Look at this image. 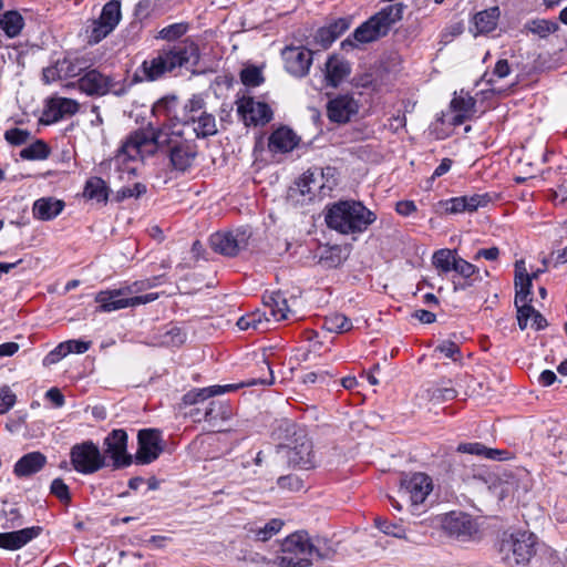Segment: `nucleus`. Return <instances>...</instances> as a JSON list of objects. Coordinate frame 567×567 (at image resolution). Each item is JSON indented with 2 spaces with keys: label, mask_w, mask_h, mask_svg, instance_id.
<instances>
[{
  "label": "nucleus",
  "mask_w": 567,
  "mask_h": 567,
  "mask_svg": "<svg viewBox=\"0 0 567 567\" xmlns=\"http://www.w3.org/2000/svg\"><path fill=\"white\" fill-rule=\"evenodd\" d=\"M164 148L173 168L181 172L187 171L193 165L198 153L194 141L183 138L179 132L163 127L133 132L126 137L117 156L123 159H143L157 150Z\"/></svg>",
  "instance_id": "nucleus-1"
},
{
  "label": "nucleus",
  "mask_w": 567,
  "mask_h": 567,
  "mask_svg": "<svg viewBox=\"0 0 567 567\" xmlns=\"http://www.w3.org/2000/svg\"><path fill=\"white\" fill-rule=\"evenodd\" d=\"M189 30V23L177 22L164 27L155 37L157 40L175 42L163 47L141 64V81H157L176 69H190L198 64L200 50L192 38L182 39Z\"/></svg>",
  "instance_id": "nucleus-2"
},
{
  "label": "nucleus",
  "mask_w": 567,
  "mask_h": 567,
  "mask_svg": "<svg viewBox=\"0 0 567 567\" xmlns=\"http://www.w3.org/2000/svg\"><path fill=\"white\" fill-rule=\"evenodd\" d=\"M375 220L377 215L357 200H339L326 214L328 227L343 235L363 233Z\"/></svg>",
  "instance_id": "nucleus-3"
},
{
  "label": "nucleus",
  "mask_w": 567,
  "mask_h": 567,
  "mask_svg": "<svg viewBox=\"0 0 567 567\" xmlns=\"http://www.w3.org/2000/svg\"><path fill=\"white\" fill-rule=\"evenodd\" d=\"M161 277L162 276L143 281H135L120 289L100 291L95 297V301L100 305V311L111 312L155 301L158 298L157 292H150L143 296L132 295L155 287Z\"/></svg>",
  "instance_id": "nucleus-4"
},
{
  "label": "nucleus",
  "mask_w": 567,
  "mask_h": 567,
  "mask_svg": "<svg viewBox=\"0 0 567 567\" xmlns=\"http://www.w3.org/2000/svg\"><path fill=\"white\" fill-rule=\"evenodd\" d=\"M326 557L306 532H296L282 542L281 555L274 559V564L277 567H307Z\"/></svg>",
  "instance_id": "nucleus-5"
},
{
  "label": "nucleus",
  "mask_w": 567,
  "mask_h": 567,
  "mask_svg": "<svg viewBox=\"0 0 567 567\" xmlns=\"http://www.w3.org/2000/svg\"><path fill=\"white\" fill-rule=\"evenodd\" d=\"M174 118L184 126H190L197 138L214 136L218 132L215 115L207 111L200 95H193Z\"/></svg>",
  "instance_id": "nucleus-6"
},
{
  "label": "nucleus",
  "mask_w": 567,
  "mask_h": 567,
  "mask_svg": "<svg viewBox=\"0 0 567 567\" xmlns=\"http://www.w3.org/2000/svg\"><path fill=\"white\" fill-rule=\"evenodd\" d=\"M403 10V3L386 6L359 25L352 34L353 39L360 43H369L385 37L392 25L402 19Z\"/></svg>",
  "instance_id": "nucleus-7"
},
{
  "label": "nucleus",
  "mask_w": 567,
  "mask_h": 567,
  "mask_svg": "<svg viewBox=\"0 0 567 567\" xmlns=\"http://www.w3.org/2000/svg\"><path fill=\"white\" fill-rule=\"evenodd\" d=\"M403 10V3L386 6L359 25L352 34L353 39L360 43H369L385 37L392 25L402 19Z\"/></svg>",
  "instance_id": "nucleus-8"
},
{
  "label": "nucleus",
  "mask_w": 567,
  "mask_h": 567,
  "mask_svg": "<svg viewBox=\"0 0 567 567\" xmlns=\"http://www.w3.org/2000/svg\"><path fill=\"white\" fill-rule=\"evenodd\" d=\"M536 536L526 530L505 534L499 544V554L508 566L527 565L536 554Z\"/></svg>",
  "instance_id": "nucleus-9"
},
{
  "label": "nucleus",
  "mask_w": 567,
  "mask_h": 567,
  "mask_svg": "<svg viewBox=\"0 0 567 567\" xmlns=\"http://www.w3.org/2000/svg\"><path fill=\"white\" fill-rule=\"evenodd\" d=\"M76 85L81 92L89 96H104L106 94L122 96L130 86L125 79L117 80L96 69L85 71L76 81Z\"/></svg>",
  "instance_id": "nucleus-10"
},
{
  "label": "nucleus",
  "mask_w": 567,
  "mask_h": 567,
  "mask_svg": "<svg viewBox=\"0 0 567 567\" xmlns=\"http://www.w3.org/2000/svg\"><path fill=\"white\" fill-rule=\"evenodd\" d=\"M70 458L73 468L85 475L93 474L106 465L105 456L92 441L72 446Z\"/></svg>",
  "instance_id": "nucleus-11"
},
{
  "label": "nucleus",
  "mask_w": 567,
  "mask_h": 567,
  "mask_svg": "<svg viewBox=\"0 0 567 567\" xmlns=\"http://www.w3.org/2000/svg\"><path fill=\"white\" fill-rule=\"evenodd\" d=\"M249 238L250 231L246 228L216 233L210 237V245L216 252L234 257L247 247Z\"/></svg>",
  "instance_id": "nucleus-12"
},
{
  "label": "nucleus",
  "mask_w": 567,
  "mask_h": 567,
  "mask_svg": "<svg viewBox=\"0 0 567 567\" xmlns=\"http://www.w3.org/2000/svg\"><path fill=\"white\" fill-rule=\"evenodd\" d=\"M359 102L350 93L338 94L327 103V116L330 122L346 124L359 112Z\"/></svg>",
  "instance_id": "nucleus-13"
},
{
  "label": "nucleus",
  "mask_w": 567,
  "mask_h": 567,
  "mask_svg": "<svg viewBox=\"0 0 567 567\" xmlns=\"http://www.w3.org/2000/svg\"><path fill=\"white\" fill-rule=\"evenodd\" d=\"M104 456L110 457L113 468H122L131 465L132 456L126 452L127 434L124 430H113L104 440Z\"/></svg>",
  "instance_id": "nucleus-14"
},
{
  "label": "nucleus",
  "mask_w": 567,
  "mask_h": 567,
  "mask_svg": "<svg viewBox=\"0 0 567 567\" xmlns=\"http://www.w3.org/2000/svg\"><path fill=\"white\" fill-rule=\"evenodd\" d=\"M285 70L296 78H303L309 73L313 60V52L306 47H287L282 51Z\"/></svg>",
  "instance_id": "nucleus-15"
},
{
  "label": "nucleus",
  "mask_w": 567,
  "mask_h": 567,
  "mask_svg": "<svg viewBox=\"0 0 567 567\" xmlns=\"http://www.w3.org/2000/svg\"><path fill=\"white\" fill-rule=\"evenodd\" d=\"M121 19V3L117 0H111L102 9V13L95 21L92 35L94 42H100L107 37L118 24Z\"/></svg>",
  "instance_id": "nucleus-16"
},
{
  "label": "nucleus",
  "mask_w": 567,
  "mask_h": 567,
  "mask_svg": "<svg viewBox=\"0 0 567 567\" xmlns=\"http://www.w3.org/2000/svg\"><path fill=\"white\" fill-rule=\"evenodd\" d=\"M138 450L135 455L137 464H150L162 453L161 434L157 430H141L137 435Z\"/></svg>",
  "instance_id": "nucleus-17"
},
{
  "label": "nucleus",
  "mask_w": 567,
  "mask_h": 567,
  "mask_svg": "<svg viewBox=\"0 0 567 567\" xmlns=\"http://www.w3.org/2000/svg\"><path fill=\"white\" fill-rule=\"evenodd\" d=\"M402 491L409 496L411 505L422 504L433 488L432 480L424 473H414L402 480Z\"/></svg>",
  "instance_id": "nucleus-18"
},
{
  "label": "nucleus",
  "mask_w": 567,
  "mask_h": 567,
  "mask_svg": "<svg viewBox=\"0 0 567 567\" xmlns=\"http://www.w3.org/2000/svg\"><path fill=\"white\" fill-rule=\"evenodd\" d=\"M312 442L306 437L295 440L293 446L287 450L289 465L300 470H310L315 466V454Z\"/></svg>",
  "instance_id": "nucleus-19"
},
{
  "label": "nucleus",
  "mask_w": 567,
  "mask_h": 567,
  "mask_svg": "<svg viewBox=\"0 0 567 567\" xmlns=\"http://www.w3.org/2000/svg\"><path fill=\"white\" fill-rule=\"evenodd\" d=\"M238 113L247 124L264 125L272 118V111L268 104L257 102L251 97L243 99L238 105Z\"/></svg>",
  "instance_id": "nucleus-20"
},
{
  "label": "nucleus",
  "mask_w": 567,
  "mask_h": 567,
  "mask_svg": "<svg viewBox=\"0 0 567 567\" xmlns=\"http://www.w3.org/2000/svg\"><path fill=\"white\" fill-rule=\"evenodd\" d=\"M79 103L68 97H51L47 102L43 115L48 123H55L66 116H72L79 111Z\"/></svg>",
  "instance_id": "nucleus-21"
},
{
  "label": "nucleus",
  "mask_w": 567,
  "mask_h": 567,
  "mask_svg": "<svg viewBox=\"0 0 567 567\" xmlns=\"http://www.w3.org/2000/svg\"><path fill=\"white\" fill-rule=\"evenodd\" d=\"M42 532L40 526L23 528L16 532L0 533V547L17 550L38 537Z\"/></svg>",
  "instance_id": "nucleus-22"
},
{
  "label": "nucleus",
  "mask_w": 567,
  "mask_h": 567,
  "mask_svg": "<svg viewBox=\"0 0 567 567\" xmlns=\"http://www.w3.org/2000/svg\"><path fill=\"white\" fill-rule=\"evenodd\" d=\"M47 464V456L39 452H30L20 457L14 466L13 474L19 477H30L39 473Z\"/></svg>",
  "instance_id": "nucleus-23"
},
{
  "label": "nucleus",
  "mask_w": 567,
  "mask_h": 567,
  "mask_svg": "<svg viewBox=\"0 0 567 567\" xmlns=\"http://www.w3.org/2000/svg\"><path fill=\"white\" fill-rule=\"evenodd\" d=\"M476 101L468 93L461 91L451 101V109L455 113L452 117V124L458 126L465 121L471 120L475 113Z\"/></svg>",
  "instance_id": "nucleus-24"
},
{
  "label": "nucleus",
  "mask_w": 567,
  "mask_h": 567,
  "mask_svg": "<svg viewBox=\"0 0 567 567\" xmlns=\"http://www.w3.org/2000/svg\"><path fill=\"white\" fill-rule=\"evenodd\" d=\"M298 144V137L295 132L286 126L274 131L268 140V148L270 152L288 153Z\"/></svg>",
  "instance_id": "nucleus-25"
},
{
  "label": "nucleus",
  "mask_w": 567,
  "mask_h": 567,
  "mask_svg": "<svg viewBox=\"0 0 567 567\" xmlns=\"http://www.w3.org/2000/svg\"><path fill=\"white\" fill-rule=\"evenodd\" d=\"M264 306L276 322L288 319L290 308L288 300L281 291L266 292L262 297Z\"/></svg>",
  "instance_id": "nucleus-26"
},
{
  "label": "nucleus",
  "mask_w": 567,
  "mask_h": 567,
  "mask_svg": "<svg viewBox=\"0 0 567 567\" xmlns=\"http://www.w3.org/2000/svg\"><path fill=\"white\" fill-rule=\"evenodd\" d=\"M324 66V79L332 87H337L351 72L350 64L337 55L330 56Z\"/></svg>",
  "instance_id": "nucleus-27"
},
{
  "label": "nucleus",
  "mask_w": 567,
  "mask_h": 567,
  "mask_svg": "<svg viewBox=\"0 0 567 567\" xmlns=\"http://www.w3.org/2000/svg\"><path fill=\"white\" fill-rule=\"evenodd\" d=\"M65 204L53 197H42L34 202L32 207L33 217L39 220H51L60 215Z\"/></svg>",
  "instance_id": "nucleus-28"
},
{
  "label": "nucleus",
  "mask_w": 567,
  "mask_h": 567,
  "mask_svg": "<svg viewBox=\"0 0 567 567\" xmlns=\"http://www.w3.org/2000/svg\"><path fill=\"white\" fill-rule=\"evenodd\" d=\"M237 389V385L227 384V385H213L208 388L194 389L188 391L183 396V403L185 405H194L199 402H204L205 400L223 394L225 392H230Z\"/></svg>",
  "instance_id": "nucleus-29"
},
{
  "label": "nucleus",
  "mask_w": 567,
  "mask_h": 567,
  "mask_svg": "<svg viewBox=\"0 0 567 567\" xmlns=\"http://www.w3.org/2000/svg\"><path fill=\"white\" fill-rule=\"evenodd\" d=\"M532 288V277L526 272L524 261H516L515 264V305L523 301H532L529 298Z\"/></svg>",
  "instance_id": "nucleus-30"
},
{
  "label": "nucleus",
  "mask_w": 567,
  "mask_h": 567,
  "mask_svg": "<svg viewBox=\"0 0 567 567\" xmlns=\"http://www.w3.org/2000/svg\"><path fill=\"white\" fill-rule=\"evenodd\" d=\"M499 18L498 7H493L477 12L474 16L475 34L489 33L497 27Z\"/></svg>",
  "instance_id": "nucleus-31"
},
{
  "label": "nucleus",
  "mask_w": 567,
  "mask_h": 567,
  "mask_svg": "<svg viewBox=\"0 0 567 567\" xmlns=\"http://www.w3.org/2000/svg\"><path fill=\"white\" fill-rule=\"evenodd\" d=\"M324 176L323 169L307 171L298 182V188L302 195L315 196L317 192H322L324 185L321 179Z\"/></svg>",
  "instance_id": "nucleus-32"
},
{
  "label": "nucleus",
  "mask_w": 567,
  "mask_h": 567,
  "mask_svg": "<svg viewBox=\"0 0 567 567\" xmlns=\"http://www.w3.org/2000/svg\"><path fill=\"white\" fill-rule=\"evenodd\" d=\"M24 27L23 17L16 10L7 11L0 18V29L8 38L18 37Z\"/></svg>",
  "instance_id": "nucleus-33"
},
{
  "label": "nucleus",
  "mask_w": 567,
  "mask_h": 567,
  "mask_svg": "<svg viewBox=\"0 0 567 567\" xmlns=\"http://www.w3.org/2000/svg\"><path fill=\"white\" fill-rule=\"evenodd\" d=\"M284 526V520L279 518H272L268 523H266L262 527L259 526H250L248 528V534L254 537L257 542H267L272 536L278 534Z\"/></svg>",
  "instance_id": "nucleus-34"
},
{
  "label": "nucleus",
  "mask_w": 567,
  "mask_h": 567,
  "mask_svg": "<svg viewBox=\"0 0 567 567\" xmlns=\"http://www.w3.org/2000/svg\"><path fill=\"white\" fill-rule=\"evenodd\" d=\"M84 196L95 199L99 203H106L109 198V187L101 177H91L86 181Z\"/></svg>",
  "instance_id": "nucleus-35"
},
{
  "label": "nucleus",
  "mask_w": 567,
  "mask_h": 567,
  "mask_svg": "<svg viewBox=\"0 0 567 567\" xmlns=\"http://www.w3.org/2000/svg\"><path fill=\"white\" fill-rule=\"evenodd\" d=\"M458 257L455 250L440 249L433 255V265L440 272L447 274L453 271Z\"/></svg>",
  "instance_id": "nucleus-36"
},
{
  "label": "nucleus",
  "mask_w": 567,
  "mask_h": 567,
  "mask_svg": "<svg viewBox=\"0 0 567 567\" xmlns=\"http://www.w3.org/2000/svg\"><path fill=\"white\" fill-rule=\"evenodd\" d=\"M82 68L78 65V63L71 61L70 59H63L59 61L54 68H48L44 70V75L48 76L49 73H56L58 78H75L80 75Z\"/></svg>",
  "instance_id": "nucleus-37"
},
{
  "label": "nucleus",
  "mask_w": 567,
  "mask_h": 567,
  "mask_svg": "<svg viewBox=\"0 0 567 567\" xmlns=\"http://www.w3.org/2000/svg\"><path fill=\"white\" fill-rule=\"evenodd\" d=\"M323 327L330 332L342 333L352 329V322L342 313H333L324 318Z\"/></svg>",
  "instance_id": "nucleus-38"
},
{
  "label": "nucleus",
  "mask_w": 567,
  "mask_h": 567,
  "mask_svg": "<svg viewBox=\"0 0 567 567\" xmlns=\"http://www.w3.org/2000/svg\"><path fill=\"white\" fill-rule=\"evenodd\" d=\"M526 28L540 38H546L559 30L558 23L546 19H534L526 24Z\"/></svg>",
  "instance_id": "nucleus-39"
},
{
  "label": "nucleus",
  "mask_w": 567,
  "mask_h": 567,
  "mask_svg": "<svg viewBox=\"0 0 567 567\" xmlns=\"http://www.w3.org/2000/svg\"><path fill=\"white\" fill-rule=\"evenodd\" d=\"M50 154V148L48 145L41 141L38 140L31 145L24 147L20 152V156L23 159L34 161V159H45Z\"/></svg>",
  "instance_id": "nucleus-40"
},
{
  "label": "nucleus",
  "mask_w": 567,
  "mask_h": 567,
  "mask_svg": "<svg viewBox=\"0 0 567 567\" xmlns=\"http://www.w3.org/2000/svg\"><path fill=\"white\" fill-rule=\"evenodd\" d=\"M50 493L65 505H69L71 503L70 488L60 477L54 478L52 481L50 486Z\"/></svg>",
  "instance_id": "nucleus-41"
},
{
  "label": "nucleus",
  "mask_w": 567,
  "mask_h": 567,
  "mask_svg": "<svg viewBox=\"0 0 567 567\" xmlns=\"http://www.w3.org/2000/svg\"><path fill=\"white\" fill-rule=\"evenodd\" d=\"M240 80L246 86L255 87L264 82V76L257 66H248L240 72Z\"/></svg>",
  "instance_id": "nucleus-42"
},
{
  "label": "nucleus",
  "mask_w": 567,
  "mask_h": 567,
  "mask_svg": "<svg viewBox=\"0 0 567 567\" xmlns=\"http://www.w3.org/2000/svg\"><path fill=\"white\" fill-rule=\"evenodd\" d=\"M453 271H455L462 279H468L472 276H480L478 267L468 262L462 257H458L456 260Z\"/></svg>",
  "instance_id": "nucleus-43"
},
{
  "label": "nucleus",
  "mask_w": 567,
  "mask_h": 567,
  "mask_svg": "<svg viewBox=\"0 0 567 567\" xmlns=\"http://www.w3.org/2000/svg\"><path fill=\"white\" fill-rule=\"evenodd\" d=\"M4 138L11 145L19 146L29 141L30 132L27 130H21V128H17V127L11 128V130L6 131Z\"/></svg>",
  "instance_id": "nucleus-44"
},
{
  "label": "nucleus",
  "mask_w": 567,
  "mask_h": 567,
  "mask_svg": "<svg viewBox=\"0 0 567 567\" xmlns=\"http://www.w3.org/2000/svg\"><path fill=\"white\" fill-rule=\"evenodd\" d=\"M436 351L443 353L446 358L452 359L453 361H457L461 359V350L460 347L450 340H444L436 347Z\"/></svg>",
  "instance_id": "nucleus-45"
},
{
  "label": "nucleus",
  "mask_w": 567,
  "mask_h": 567,
  "mask_svg": "<svg viewBox=\"0 0 567 567\" xmlns=\"http://www.w3.org/2000/svg\"><path fill=\"white\" fill-rule=\"evenodd\" d=\"M16 394L8 385L0 389V414L8 412L16 403Z\"/></svg>",
  "instance_id": "nucleus-46"
},
{
  "label": "nucleus",
  "mask_w": 567,
  "mask_h": 567,
  "mask_svg": "<svg viewBox=\"0 0 567 567\" xmlns=\"http://www.w3.org/2000/svg\"><path fill=\"white\" fill-rule=\"evenodd\" d=\"M145 193H146L145 185H143L141 183H136L133 186L122 187L116 193V199L117 200H123L125 198L140 197L141 195H143Z\"/></svg>",
  "instance_id": "nucleus-47"
},
{
  "label": "nucleus",
  "mask_w": 567,
  "mask_h": 567,
  "mask_svg": "<svg viewBox=\"0 0 567 567\" xmlns=\"http://www.w3.org/2000/svg\"><path fill=\"white\" fill-rule=\"evenodd\" d=\"M464 197L466 204V212L468 213L475 212L480 207L486 206L489 202V196L487 194H474Z\"/></svg>",
  "instance_id": "nucleus-48"
},
{
  "label": "nucleus",
  "mask_w": 567,
  "mask_h": 567,
  "mask_svg": "<svg viewBox=\"0 0 567 567\" xmlns=\"http://www.w3.org/2000/svg\"><path fill=\"white\" fill-rule=\"evenodd\" d=\"M277 484L282 489L300 491L303 487L302 481L293 474L280 476Z\"/></svg>",
  "instance_id": "nucleus-49"
},
{
  "label": "nucleus",
  "mask_w": 567,
  "mask_h": 567,
  "mask_svg": "<svg viewBox=\"0 0 567 567\" xmlns=\"http://www.w3.org/2000/svg\"><path fill=\"white\" fill-rule=\"evenodd\" d=\"M446 213L450 214H460L466 212L465 197H453L445 202L440 203Z\"/></svg>",
  "instance_id": "nucleus-50"
},
{
  "label": "nucleus",
  "mask_w": 567,
  "mask_h": 567,
  "mask_svg": "<svg viewBox=\"0 0 567 567\" xmlns=\"http://www.w3.org/2000/svg\"><path fill=\"white\" fill-rule=\"evenodd\" d=\"M337 39L334 38L329 25L319 28L315 35V41L323 49L329 48Z\"/></svg>",
  "instance_id": "nucleus-51"
},
{
  "label": "nucleus",
  "mask_w": 567,
  "mask_h": 567,
  "mask_svg": "<svg viewBox=\"0 0 567 567\" xmlns=\"http://www.w3.org/2000/svg\"><path fill=\"white\" fill-rule=\"evenodd\" d=\"M466 524L470 522L465 517H456L451 516L445 520V527L450 530L451 534L461 535L466 530Z\"/></svg>",
  "instance_id": "nucleus-52"
},
{
  "label": "nucleus",
  "mask_w": 567,
  "mask_h": 567,
  "mask_svg": "<svg viewBox=\"0 0 567 567\" xmlns=\"http://www.w3.org/2000/svg\"><path fill=\"white\" fill-rule=\"evenodd\" d=\"M166 343L173 347H179L186 341V332L178 327H173L166 332Z\"/></svg>",
  "instance_id": "nucleus-53"
},
{
  "label": "nucleus",
  "mask_w": 567,
  "mask_h": 567,
  "mask_svg": "<svg viewBox=\"0 0 567 567\" xmlns=\"http://www.w3.org/2000/svg\"><path fill=\"white\" fill-rule=\"evenodd\" d=\"M458 452L474 454L481 457L486 456V446L482 443H462L457 447Z\"/></svg>",
  "instance_id": "nucleus-54"
},
{
  "label": "nucleus",
  "mask_w": 567,
  "mask_h": 567,
  "mask_svg": "<svg viewBox=\"0 0 567 567\" xmlns=\"http://www.w3.org/2000/svg\"><path fill=\"white\" fill-rule=\"evenodd\" d=\"M351 18H339L328 25L330 27L336 39L340 38L351 25Z\"/></svg>",
  "instance_id": "nucleus-55"
},
{
  "label": "nucleus",
  "mask_w": 567,
  "mask_h": 567,
  "mask_svg": "<svg viewBox=\"0 0 567 567\" xmlns=\"http://www.w3.org/2000/svg\"><path fill=\"white\" fill-rule=\"evenodd\" d=\"M267 312L268 310L266 309V311H264L262 313H260L259 311L250 313V317H254V330L266 331L269 329L268 323L270 319L267 317Z\"/></svg>",
  "instance_id": "nucleus-56"
},
{
  "label": "nucleus",
  "mask_w": 567,
  "mask_h": 567,
  "mask_svg": "<svg viewBox=\"0 0 567 567\" xmlns=\"http://www.w3.org/2000/svg\"><path fill=\"white\" fill-rule=\"evenodd\" d=\"M217 403L215 401H212L208 406L205 408L204 410V413H203V417H198L197 415H199V409H195V410H192L189 412V415L194 417L195 421H212L214 419H216V415L214 414V411H215V405Z\"/></svg>",
  "instance_id": "nucleus-57"
},
{
  "label": "nucleus",
  "mask_w": 567,
  "mask_h": 567,
  "mask_svg": "<svg viewBox=\"0 0 567 567\" xmlns=\"http://www.w3.org/2000/svg\"><path fill=\"white\" fill-rule=\"evenodd\" d=\"M457 391L453 388H437L432 393V399L437 401H450L455 399Z\"/></svg>",
  "instance_id": "nucleus-58"
},
{
  "label": "nucleus",
  "mask_w": 567,
  "mask_h": 567,
  "mask_svg": "<svg viewBox=\"0 0 567 567\" xmlns=\"http://www.w3.org/2000/svg\"><path fill=\"white\" fill-rule=\"evenodd\" d=\"M375 525L384 534L393 535L395 537L401 536V532H402L401 528L394 524H391V523L384 520V519L377 518Z\"/></svg>",
  "instance_id": "nucleus-59"
},
{
  "label": "nucleus",
  "mask_w": 567,
  "mask_h": 567,
  "mask_svg": "<svg viewBox=\"0 0 567 567\" xmlns=\"http://www.w3.org/2000/svg\"><path fill=\"white\" fill-rule=\"evenodd\" d=\"M499 257V249L497 247H491V248H482L477 250L475 256L473 257L474 260H478L481 258H484L486 260L494 261Z\"/></svg>",
  "instance_id": "nucleus-60"
},
{
  "label": "nucleus",
  "mask_w": 567,
  "mask_h": 567,
  "mask_svg": "<svg viewBox=\"0 0 567 567\" xmlns=\"http://www.w3.org/2000/svg\"><path fill=\"white\" fill-rule=\"evenodd\" d=\"M517 308V318L532 319L536 310L530 306V301H523L515 305Z\"/></svg>",
  "instance_id": "nucleus-61"
},
{
  "label": "nucleus",
  "mask_w": 567,
  "mask_h": 567,
  "mask_svg": "<svg viewBox=\"0 0 567 567\" xmlns=\"http://www.w3.org/2000/svg\"><path fill=\"white\" fill-rule=\"evenodd\" d=\"M481 276H472L468 279H463L462 281L453 280V290L454 291H464L475 285V282L481 281Z\"/></svg>",
  "instance_id": "nucleus-62"
},
{
  "label": "nucleus",
  "mask_w": 567,
  "mask_h": 567,
  "mask_svg": "<svg viewBox=\"0 0 567 567\" xmlns=\"http://www.w3.org/2000/svg\"><path fill=\"white\" fill-rule=\"evenodd\" d=\"M45 398L56 408H61L64 404V396L58 388H51L48 390Z\"/></svg>",
  "instance_id": "nucleus-63"
},
{
  "label": "nucleus",
  "mask_w": 567,
  "mask_h": 567,
  "mask_svg": "<svg viewBox=\"0 0 567 567\" xmlns=\"http://www.w3.org/2000/svg\"><path fill=\"white\" fill-rule=\"evenodd\" d=\"M511 73V66L507 60H498L495 64L493 74L499 79L506 78Z\"/></svg>",
  "instance_id": "nucleus-64"
}]
</instances>
